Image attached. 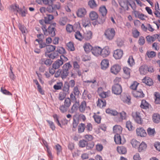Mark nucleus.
<instances>
[{"label":"nucleus","instance_id":"obj_1","mask_svg":"<svg viewBox=\"0 0 160 160\" xmlns=\"http://www.w3.org/2000/svg\"><path fill=\"white\" fill-rule=\"evenodd\" d=\"M42 29L45 35L47 36L49 35L52 37H54L55 35L56 29L52 25L48 27V29L46 28V27L45 25H43L42 26Z\"/></svg>","mask_w":160,"mask_h":160},{"label":"nucleus","instance_id":"obj_2","mask_svg":"<svg viewBox=\"0 0 160 160\" xmlns=\"http://www.w3.org/2000/svg\"><path fill=\"white\" fill-rule=\"evenodd\" d=\"M115 33V31L114 28H109L105 30L104 35L108 39L111 40L113 38Z\"/></svg>","mask_w":160,"mask_h":160},{"label":"nucleus","instance_id":"obj_3","mask_svg":"<svg viewBox=\"0 0 160 160\" xmlns=\"http://www.w3.org/2000/svg\"><path fill=\"white\" fill-rule=\"evenodd\" d=\"M69 71L66 69H62L60 70L59 69L55 73V77L58 78L60 76L62 79L66 78L69 74Z\"/></svg>","mask_w":160,"mask_h":160},{"label":"nucleus","instance_id":"obj_4","mask_svg":"<svg viewBox=\"0 0 160 160\" xmlns=\"http://www.w3.org/2000/svg\"><path fill=\"white\" fill-rule=\"evenodd\" d=\"M62 57H63L66 58L67 59H68L67 58L65 57L64 55L60 56V59L57 60L53 63L52 65L53 68L55 69H58L63 64V60L62 59Z\"/></svg>","mask_w":160,"mask_h":160},{"label":"nucleus","instance_id":"obj_5","mask_svg":"<svg viewBox=\"0 0 160 160\" xmlns=\"http://www.w3.org/2000/svg\"><path fill=\"white\" fill-rule=\"evenodd\" d=\"M112 92L116 95H120L122 92L121 86L119 84H114L112 87Z\"/></svg>","mask_w":160,"mask_h":160},{"label":"nucleus","instance_id":"obj_6","mask_svg":"<svg viewBox=\"0 0 160 160\" xmlns=\"http://www.w3.org/2000/svg\"><path fill=\"white\" fill-rule=\"evenodd\" d=\"M132 116L136 122L139 124H142V120L141 118L140 113L139 112H136L134 114H133Z\"/></svg>","mask_w":160,"mask_h":160},{"label":"nucleus","instance_id":"obj_7","mask_svg":"<svg viewBox=\"0 0 160 160\" xmlns=\"http://www.w3.org/2000/svg\"><path fill=\"white\" fill-rule=\"evenodd\" d=\"M123 54V51L121 49H118L114 51L113 56L116 59H119L121 58Z\"/></svg>","mask_w":160,"mask_h":160},{"label":"nucleus","instance_id":"obj_8","mask_svg":"<svg viewBox=\"0 0 160 160\" xmlns=\"http://www.w3.org/2000/svg\"><path fill=\"white\" fill-rule=\"evenodd\" d=\"M121 69L120 65L118 64H115L111 67L110 71L112 73L116 75L120 72Z\"/></svg>","mask_w":160,"mask_h":160},{"label":"nucleus","instance_id":"obj_9","mask_svg":"<svg viewBox=\"0 0 160 160\" xmlns=\"http://www.w3.org/2000/svg\"><path fill=\"white\" fill-rule=\"evenodd\" d=\"M101 49V48L99 47H93L92 49V53L93 55L96 56H98L100 55Z\"/></svg>","mask_w":160,"mask_h":160},{"label":"nucleus","instance_id":"obj_10","mask_svg":"<svg viewBox=\"0 0 160 160\" xmlns=\"http://www.w3.org/2000/svg\"><path fill=\"white\" fill-rule=\"evenodd\" d=\"M133 96L137 98H143L144 94L142 90L140 89L138 91L134 90L132 92Z\"/></svg>","mask_w":160,"mask_h":160},{"label":"nucleus","instance_id":"obj_11","mask_svg":"<svg viewBox=\"0 0 160 160\" xmlns=\"http://www.w3.org/2000/svg\"><path fill=\"white\" fill-rule=\"evenodd\" d=\"M110 53V51L109 50L108 47H105L103 49H101V52L100 55L103 57H106L109 55Z\"/></svg>","mask_w":160,"mask_h":160},{"label":"nucleus","instance_id":"obj_12","mask_svg":"<svg viewBox=\"0 0 160 160\" xmlns=\"http://www.w3.org/2000/svg\"><path fill=\"white\" fill-rule=\"evenodd\" d=\"M136 132L138 136L141 137H145L147 134L145 131L142 128H138L136 129Z\"/></svg>","mask_w":160,"mask_h":160},{"label":"nucleus","instance_id":"obj_13","mask_svg":"<svg viewBox=\"0 0 160 160\" xmlns=\"http://www.w3.org/2000/svg\"><path fill=\"white\" fill-rule=\"evenodd\" d=\"M109 65V60L107 59H104L101 63V68L103 70H105L108 67Z\"/></svg>","mask_w":160,"mask_h":160},{"label":"nucleus","instance_id":"obj_14","mask_svg":"<svg viewBox=\"0 0 160 160\" xmlns=\"http://www.w3.org/2000/svg\"><path fill=\"white\" fill-rule=\"evenodd\" d=\"M28 12L27 10L25 7L23 6L22 8H18V10L17 13H18L22 17H25Z\"/></svg>","mask_w":160,"mask_h":160},{"label":"nucleus","instance_id":"obj_15","mask_svg":"<svg viewBox=\"0 0 160 160\" xmlns=\"http://www.w3.org/2000/svg\"><path fill=\"white\" fill-rule=\"evenodd\" d=\"M148 67L147 65H143L140 67L139 71L141 74L145 75L148 72Z\"/></svg>","mask_w":160,"mask_h":160},{"label":"nucleus","instance_id":"obj_16","mask_svg":"<svg viewBox=\"0 0 160 160\" xmlns=\"http://www.w3.org/2000/svg\"><path fill=\"white\" fill-rule=\"evenodd\" d=\"M86 13V11L84 8H81L78 9L77 14L78 17H84Z\"/></svg>","mask_w":160,"mask_h":160},{"label":"nucleus","instance_id":"obj_17","mask_svg":"<svg viewBox=\"0 0 160 160\" xmlns=\"http://www.w3.org/2000/svg\"><path fill=\"white\" fill-rule=\"evenodd\" d=\"M142 82L149 86H151L153 84L152 79L149 77H145L142 80Z\"/></svg>","mask_w":160,"mask_h":160},{"label":"nucleus","instance_id":"obj_18","mask_svg":"<svg viewBox=\"0 0 160 160\" xmlns=\"http://www.w3.org/2000/svg\"><path fill=\"white\" fill-rule=\"evenodd\" d=\"M113 130L116 134H120L122 132V128L120 126L115 125L113 128Z\"/></svg>","mask_w":160,"mask_h":160},{"label":"nucleus","instance_id":"obj_19","mask_svg":"<svg viewBox=\"0 0 160 160\" xmlns=\"http://www.w3.org/2000/svg\"><path fill=\"white\" fill-rule=\"evenodd\" d=\"M52 4V5H49L46 8L47 11L49 13L53 12L54 16H58V14L57 11H55Z\"/></svg>","mask_w":160,"mask_h":160},{"label":"nucleus","instance_id":"obj_20","mask_svg":"<svg viewBox=\"0 0 160 160\" xmlns=\"http://www.w3.org/2000/svg\"><path fill=\"white\" fill-rule=\"evenodd\" d=\"M92 36V33L91 31H87L83 34V39L86 40H88L91 39Z\"/></svg>","mask_w":160,"mask_h":160},{"label":"nucleus","instance_id":"obj_21","mask_svg":"<svg viewBox=\"0 0 160 160\" xmlns=\"http://www.w3.org/2000/svg\"><path fill=\"white\" fill-rule=\"evenodd\" d=\"M83 47L86 53H88L90 52L91 51H92V49L93 48V47L89 43H85Z\"/></svg>","mask_w":160,"mask_h":160},{"label":"nucleus","instance_id":"obj_22","mask_svg":"<svg viewBox=\"0 0 160 160\" xmlns=\"http://www.w3.org/2000/svg\"><path fill=\"white\" fill-rule=\"evenodd\" d=\"M86 107V103L85 101H83L81 102L79 106V111L82 113L84 112Z\"/></svg>","mask_w":160,"mask_h":160},{"label":"nucleus","instance_id":"obj_23","mask_svg":"<svg viewBox=\"0 0 160 160\" xmlns=\"http://www.w3.org/2000/svg\"><path fill=\"white\" fill-rule=\"evenodd\" d=\"M46 51L45 52V55L46 56L47 53H49L51 52L54 51L56 48V47L55 46L52 45H47L46 47Z\"/></svg>","mask_w":160,"mask_h":160},{"label":"nucleus","instance_id":"obj_24","mask_svg":"<svg viewBox=\"0 0 160 160\" xmlns=\"http://www.w3.org/2000/svg\"><path fill=\"white\" fill-rule=\"evenodd\" d=\"M79 102L76 101L75 103L73 104L71 108V112L73 113L76 112L78 109H79Z\"/></svg>","mask_w":160,"mask_h":160},{"label":"nucleus","instance_id":"obj_25","mask_svg":"<svg viewBox=\"0 0 160 160\" xmlns=\"http://www.w3.org/2000/svg\"><path fill=\"white\" fill-rule=\"evenodd\" d=\"M123 71L125 75V78H129L130 75L131 69L128 67H125L123 68Z\"/></svg>","mask_w":160,"mask_h":160},{"label":"nucleus","instance_id":"obj_26","mask_svg":"<svg viewBox=\"0 0 160 160\" xmlns=\"http://www.w3.org/2000/svg\"><path fill=\"white\" fill-rule=\"evenodd\" d=\"M106 103L105 100L103 99H98L97 102V105L100 108H102L106 106Z\"/></svg>","mask_w":160,"mask_h":160},{"label":"nucleus","instance_id":"obj_27","mask_svg":"<svg viewBox=\"0 0 160 160\" xmlns=\"http://www.w3.org/2000/svg\"><path fill=\"white\" fill-rule=\"evenodd\" d=\"M114 141L117 144H123L122 142L121 139L120 134H116L114 136Z\"/></svg>","mask_w":160,"mask_h":160},{"label":"nucleus","instance_id":"obj_28","mask_svg":"<svg viewBox=\"0 0 160 160\" xmlns=\"http://www.w3.org/2000/svg\"><path fill=\"white\" fill-rule=\"evenodd\" d=\"M152 119L154 122L158 123L160 122V115L157 113L154 114Z\"/></svg>","mask_w":160,"mask_h":160},{"label":"nucleus","instance_id":"obj_29","mask_svg":"<svg viewBox=\"0 0 160 160\" xmlns=\"http://www.w3.org/2000/svg\"><path fill=\"white\" fill-rule=\"evenodd\" d=\"M46 56H47L51 59H54L55 58H58V54L56 51L55 52H53L49 54H47Z\"/></svg>","mask_w":160,"mask_h":160},{"label":"nucleus","instance_id":"obj_30","mask_svg":"<svg viewBox=\"0 0 160 160\" xmlns=\"http://www.w3.org/2000/svg\"><path fill=\"white\" fill-rule=\"evenodd\" d=\"M85 128L84 124L81 123H80L78 127V131L79 133H81L84 132Z\"/></svg>","mask_w":160,"mask_h":160},{"label":"nucleus","instance_id":"obj_31","mask_svg":"<svg viewBox=\"0 0 160 160\" xmlns=\"http://www.w3.org/2000/svg\"><path fill=\"white\" fill-rule=\"evenodd\" d=\"M99 11L102 16H106L107 12V10L105 6H102L100 8Z\"/></svg>","mask_w":160,"mask_h":160},{"label":"nucleus","instance_id":"obj_32","mask_svg":"<svg viewBox=\"0 0 160 160\" xmlns=\"http://www.w3.org/2000/svg\"><path fill=\"white\" fill-rule=\"evenodd\" d=\"M140 107L142 108L147 109L149 108V104L145 100H143L141 102Z\"/></svg>","mask_w":160,"mask_h":160},{"label":"nucleus","instance_id":"obj_33","mask_svg":"<svg viewBox=\"0 0 160 160\" xmlns=\"http://www.w3.org/2000/svg\"><path fill=\"white\" fill-rule=\"evenodd\" d=\"M117 150L118 153L120 154H125L127 152L126 148L123 146L117 147Z\"/></svg>","mask_w":160,"mask_h":160},{"label":"nucleus","instance_id":"obj_34","mask_svg":"<svg viewBox=\"0 0 160 160\" xmlns=\"http://www.w3.org/2000/svg\"><path fill=\"white\" fill-rule=\"evenodd\" d=\"M68 82H65L62 88L63 92L67 94L69 93V87L68 85Z\"/></svg>","mask_w":160,"mask_h":160},{"label":"nucleus","instance_id":"obj_35","mask_svg":"<svg viewBox=\"0 0 160 160\" xmlns=\"http://www.w3.org/2000/svg\"><path fill=\"white\" fill-rule=\"evenodd\" d=\"M128 1H123L121 2H119L120 5L123 9H125L126 10L128 11L129 9V8L128 7Z\"/></svg>","mask_w":160,"mask_h":160},{"label":"nucleus","instance_id":"obj_36","mask_svg":"<svg viewBox=\"0 0 160 160\" xmlns=\"http://www.w3.org/2000/svg\"><path fill=\"white\" fill-rule=\"evenodd\" d=\"M75 38L79 41H82L83 39V35L81 34L79 31H77L75 33Z\"/></svg>","mask_w":160,"mask_h":160},{"label":"nucleus","instance_id":"obj_37","mask_svg":"<svg viewBox=\"0 0 160 160\" xmlns=\"http://www.w3.org/2000/svg\"><path fill=\"white\" fill-rule=\"evenodd\" d=\"M54 19L53 16L51 15H48L47 16L44 17V21L45 23H48L50 21Z\"/></svg>","mask_w":160,"mask_h":160},{"label":"nucleus","instance_id":"obj_38","mask_svg":"<svg viewBox=\"0 0 160 160\" xmlns=\"http://www.w3.org/2000/svg\"><path fill=\"white\" fill-rule=\"evenodd\" d=\"M89 17L92 20H95L98 18V15L95 12L92 11L89 14Z\"/></svg>","mask_w":160,"mask_h":160},{"label":"nucleus","instance_id":"obj_39","mask_svg":"<svg viewBox=\"0 0 160 160\" xmlns=\"http://www.w3.org/2000/svg\"><path fill=\"white\" fill-rule=\"evenodd\" d=\"M88 5L92 8H96L97 5L94 0H90L88 2Z\"/></svg>","mask_w":160,"mask_h":160},{"label":"nucleus","instance_id":"obj_40","mask_svg":"<svg viewBox=\"0 0 160 160\" xmlns=\"http://www.w3.org/2000/svg\"><path fill=\"white\" fill-rule=\"evenodd\" d=\"M146 54L149 58H153L156 56V53L154 51H148Z\"/></svg>","mask_w":160,"mask_h":160},{"label":"nucleus","instance_id":"obj_41","mask_svg":"<svg viewBox=\"0 0 160 160\" xmlns=\"http://www.w3.org/2000/svg\"><path fill=\"white\" fill-rule=\"evenodd\" d=\"M19 6L18 5H16L15 4H13L10 6V9L12 11L15 12L17 13L18 10V8H19Z\"/></svg>","mask_w":160,"mask_h":160},{"label":"nucleus","instance_id":"obj_42","mask_svg":"<svg viewBox=\"0 0 160 160\" xmlns=\"http://www.w3.org/2000/svg\"><path fill=\"white\" fill-rule=\"evenodd\" d=\"M56 52L60 54L63 55L66 53L65 49L62 47H58L57 48Z\"/></svg>","mask_w":160,"mask_h":160},{"label":"nucleus","instance_id":"obj_43","mask_svg":"<svg viewBox=\"0 0 160 160\" xmlns=\"http://www.w3.org/2000/svg\"><path fill=\"white\" fill-rule=\"evenodd\" d=\"M138 151L139 152L144 150L147 147V145L143 142H142L139 145Z\"/></svg>","mask_w":160,"mask_h":160},{"label":"nucleus","instance_id":"obj_44","mask_svg":"<svg viewBox=\"0 0 160 160\" xmlns=\"http://www.w3.org/2000/svg\"><path fill=\"white\" fill-rule=\"evenodd\" d=\"M126 127L130 131H132L134 129V128L132 125L131 122L129 121L126 122Z\"/></svg>","mask_w":160,"mask_h":160},{"label":"nucleus","instance_id":"obj_45","mask_svg":"<svg viewBox=\"0 0 160 160\" xmlns=\"http://www.w3.org/2000/svg\"><path fill=\"white\" fill-rule=\"evenodd\" d=\"M156 38L155 34H154L152 36L148 35L147 36L146 38L148 42H153L156 40Z\"/></svg>","mask_w":160,"mask_h":160},{"label":"nucleus","instance_id":"obj_46","mask_svg":"<svg viewBox=\"0 0 160 160\" xmlns=\"http://www.w3.org/2000/svg\"><path fill=\"white\" fill-rule=\"evenodd\" d=\"M106 112L107 113L113 116H116L118 114V112L116 111L113 110L109 108L107 109L106 110Z\"/></svg>","mask_w":160,"mask_h":160},{"label":"nucleus","instance_id":"obj_47","mask_svg":"<svg viewBox=\"0 0 160 160\" xmlns=\"http://www.w3.org/2000/svg\"><path fill=\"white\" fill-rule=\"evenodd\" d=\"M84 86H89L90 84H93L96 82V80L95 79L91 80H90L84 81H83Z\"/></svg>","mask_w":160,"mask_h":160},{"label":"nucleus","instance_id":"obj_48","mask_svg":"<svg viewBox=\"0 0 160 160\" xmlns=\"http://www.w3.org/2000/svg\"><path fill=\"white\" fill-rule=\"evenodd\" d=\"M71 104V100L70 98H65L64 101V104L63 105L66 106V107L69 108Z\"/></svg>","mask_w":160,"mask_h":160},{"label":"nucleus","instance_id":"obj_49","mask_svg":"<svg viewBox=\"0 0 160 160\" xmlns=\"http://www.w3.org/2000/svg\"><path fill=\"white\" fill-rule=\"evenodd\" d=\"M68 50L70 51H73L75 50L73 43L72 42H69L67 44Z\"/></svg>","mask_w":160,"mask_h":160},{"label":"nucleus","instance_id":"obj_50","mask_svg":"<svg viewBox=\"0 0 160 160\" xmlns=\"http://www.w3.org/2000/svg\"><path fill=\"white\" fill-rule=\"evenodd\" d=\"M78 86H76L74 87L73 89V91L72 92L75 95H76V96L78 97L79 96L80 93V91L79 90Z\"/></svg>","mask_w":160,"mask_h":160},{"label":"nucleus","instance_id":"obj_51","mask_svg":"<svg viewBox=\"0 0 160 160\" xmlns=\"http://www.w3.org/2000/svg\"><path fill=\"white\" fill-rule=\"evenodd\" d=\"M53 117L54 118V120L55 122L57 123L58 125L60 126V127H61V128H62L61 124L59 121L58 119V115L56 114H54L53 115Z\"/></svg>","mask_w":160,"mask_h":160},{"label":"nucleus","instance_id":"obj_52","mask_svg":"<svg viewBox=\"0 0 160 160\" xmlns=\"http://www.w3.org/2000/svg\"><path fill=\"white\" fill-rule=\"evenodd\" d=\"M18 27L19 30L21 31L22 34L26 33V28L24 25L21 23H19L18 25Z\"/></svg>","mask_w":160,"mask_h":160},{"label":"nucleus","instance_id":"obj_53","mask_svg":"<svg viewBox=\"0 0 160 160\" xmlns=\"http://www.w3.org/2000/svg\"><path fill=\"white\" fill-rule=\"evenodd\" d=\"M128 64L130 66H132L135 64L134 61L133 59V57L132 56H130L128 60Z\"/></svg>","mask_w":160,"mask_h":160},{"label":"nucleus","instance_id":"obj_54","mask_svg":"<svg viewBox=\"0 0 160 160\" xmlns=\"http://www.w3.org/2000/svg\"><path fill=\"white\" fill-rule=\"evenodd\" d=\"M118 115L120 116V118L119 121H122L123 120L125 119L126 118V113L124 111H122L120 113L118 114Z\"/></svg>","mask_w":160,"mask_h":160},{"label":"nucleus","instance_id":"obj_55","mask_svg":"<svg viewBox=\"0 0 160 160\" xmlns=\"http://www.w3.org/2000/svg\"><path fill=\"white\" fill-rule=\"evenodd\" d=\"M62 83L60 82L57 83V84L54 85L53 86V88L56 90H60L62 89Z\"/></svg>","mask_w":160,"mask_h":160},{"label":"nucleus","instance_id":"obj_56","mask_svg":"<svg viewBox=\"0 0 160 160\" xmlns=\"http://www.w3.org/2000/svg\"><path fill=\"white\" fill-rule=\"evenodd\" d=\"M67 18L66 17H62L61 18L59 21V24L60 25L64 26L67 23Z\"/></svg>","mask_w":160,"mask_h":160},{"label":"nucleus","instance_id":"obj_57","mask_svg":"<svg viewBox=\"0 0 160 160\" xmlns=\"http://www.w3.org/2000/svg\"><path fill=\"white\" fill-rule=\"evenodd\" d=\"M87 142L84 139L80 140L79 142V146L80 147L84 148L86 146Z\"/></svg>","mask_w":160,"mask_h":160},{"label":"nucleus","instance_id":"obj_58","mask_svg":"<svg viewBox=\"0 0 160 160\" xmlns=\"http://www.w3.org/2000/svg\"><path fill=\"white\" fill-rule=\"evenodd\" d=\"M67 94L63 92H61L59 94L58 99L62 101L65 98Z\"/></svg>","mask_w":160,"mask_h":160},{"label":"nucleus","instance_id":"obj_59","mask_svg":"<svg viewBox=\"0 0 160 160\" xmlns=\"http://www.w3.org/2000/svg\"><path fill=\"white\" fill-rule=\"evenodd\" d=\"M68 108L64 105H62L60 106L59 109L62 113H64L67 111Z\"/></svg>","mask_w":160,"mask_h":160},{"label":"nucleus","instance_id":"obj_60","mask_svg":"<svg viewBox=\"0 0 160 160\" xmlns=\"http://www.w3.org/2000/svg\"><path fill=\"white\" fill-rule=\"evenodd\" d=\"M46 121L48 123L50 127V128L51 129L52 131H54V130H55L56 127L55 126V125L54 124V123L52 121L49 120H47Z\"/></svg>","mask_w":160,"mask_h":160},{"label":"nucleus","instance_id":"obj_61","mask_svg":"<svg viewBox=\"0 0 160 160\" xmlns=\"http://www.w3.org/2000/svg\"><path fill=\"white\" fill-rule=\"evenodd\" d=\"M95 121L98 123H100L101 118L100 116L97 115H95L93 116Z\"/></svg>","mask_w":160,"mask_h":160},{"label":"nucleus","instance_id":"obj_62","mask_svg":"<svg viewBox=\"0 0 160 160\" xmlns=\"http://www.w3.org/2000/svg\"><path fill=\"white\" fill-rule=\"evenodd\" d=\"M131 143L132 147L135 148L138 147L140 144V143L135 139L132 140Z\"/></svg>","mask_w":160,"mask_h":160},{"label":"nucleus","instance_id":"obj_63","mask_svg":"<svg viewBox=\"0 0 160 160\" xmlns=\"http://www.w3.org/2000/svg\"><path fill=\"white\" fill-rule=\"evenodd\" d=\"M72 65L70 64L69 62L66 63L63 66V69H66V70L68 71L72 68Z\"/></svg>","mask_w":160,"mask_h":160},{"label":"nucleus","instance_id":"obj_64","mask_svg":"<svg viewBox=\"0 0 160 160\" xmlns=\"http://www.w3.org/2000/svg\"><path fill=\"white\" fill-rule=\"evenodd\" d=\"M94 145L93 142H91L87 143L86 148L88 149H90L93 148Z\"/></svg>","mask_w":160,"mask_h":160}]
</instances>
